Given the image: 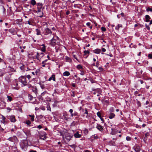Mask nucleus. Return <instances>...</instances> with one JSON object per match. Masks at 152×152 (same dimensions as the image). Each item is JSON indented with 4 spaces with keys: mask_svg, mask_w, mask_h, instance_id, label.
I'll list each match as a JSON object with an SVG mask.
<instances>
[{
    "mask_svg": "<svg viewBox=\"0 0 152 152\" xmlns=\"http://www.w3.org/2000/svg\"><path fill=\"white\" fill-rule=\"evenodd\" d=\"M18 80L24 86L28 85V83L26 80L25 76H21L19 78Z\"/></svg>",
    "mask_w": 152,
    "mask_h": 152,
    "instance_id": "f257e3e1",
    "label": "nucleus"
},
{
    "mask_svg": "<svg viewBox=\"0 0 152 152\" xmlns=\"http://www.w3.org/2000/svg\"><path fill=\"white\" fill-rule=\"evenodd\" d=\"M20 145L22 149L25 151L28 146V142L27 140H23L21 141Z\"/></svg>",
    "mask_w": 152,
    "mask_h": 152,
    "instance_id": "f03ea898",
    "label": "nucleus"
},
{
    "mask_svg": "<svg viewBox=\"0 0 152 152\" xmlns=\"http://www.w3.org/2000/svg\"><path fill=\"white\" fill-rule=\"evenodd\" d=\"M52 32L51 31V30L49 29L47 27L45 28L44 29V30L43 31V34L44 35V37H45V38H46L47 36L48 37L50 36L51 35Z\"/></svg>",
    "mask_w": 152,
    "mask_h": 152,
    "instance_id": "7ed1b4c3",
    "label": "nucleus"
},
{
    "mask_svg": "<svg viewBox=\"0 0 152 152\" xmlns=\"http://www.w3.org/2000/svg\"><path fill=\"white\" fill-rule=\"evenodd\" d=\"M37 6V12H41L42 10L44 9V7H42L43 4L41 3H37L36 4Z\"/></svg>",
    "mask_w": 152,
    "mask_h": 152,
    "instance_id": "20e7f679",
    "label": "nucleus"
},
{
    "mask_svg": "<svg viewBox=\"0 0 152 152\" xmlns=\"http://www.w3.org/2000/svg\"><path fill=\"white\" fill-rule=\"evenodd\" d=\"M7 140L11 142H13L14 144H15V143H17L18 141L17 137L15 136L9 138Z\"/></svg>",
    "mask_w": 152,
    "mask_h": 152,
    "instance_id": "39448f33",
    "label": "nucleus"
},
{
    "mask_svg": "<svg viewBox=\"0 0 152 152\" xmlns=\"http://www.w3.org/2000/svg\"><path fill=\"white\" fill-rule=\"evenodd\" d=\"M133 149L136 152H140V146L139 145H135L133 147Z\"/></svg>",
    "mask_w": 152,
    "mask_h": 152,
    "instance_id": "423d86ee",
    "label": "nucleus"
},
{
    "mask_svg": "<svg viewBox=\"0 0 152 152\" xmlns=\"http://www.w3.org/2000/svg\"><path fill=\"white\" fill-rule=\"evenodd\" d=\"M8 118L12 122H15V117L14 115L9 116L8 117Z\"/></svg>",
    "mask_w": 152,
    "mask_h": 152,
    "instance_id": "0eeeda50",
    "label": "nucleus"
},
{
    "mask_svg": "<svg viewBox=\"0 0 152 152\" xmlns=\"http://www.w3.org/2000/svg\"><path fill=\"white\" fill-rule=\"evenodd\" d=\"M16 24L19 25V26H23L22 19H17L16 20Z\"/></svg>",
    "mask_w": 152,
    "mask_h": 152,
    "instance_id": "6e6552de",
    "label": "nucleus"
},
{
    "mask_svg": "<svg viewBox=\"0 0 152 152\" xmlns=\"http://www.w3.org/2000/svg\"><path fill=\"white\" fill-rule=\"evenodd\" d=\"M96 128L99 130L101 132H102L103 130V127L99 124H97V125Z\"/></svg>",
    "mask_w": 152,
    "mask_h": 152,
    "instance_id": "1a4fd4ad",
    "label": "nucleus"
},
{
    "mask_svg": "<svg viewBox=\"0 0 152 152\" xmlns=\"http://www.w3.org/2000/svg\"><path fill=\"white\" fill-rule=\"evenodd\" d=\"M72 137V136L70 135L68 133L66 134L65 138L67 141H69L70 140L71 138Z\"/></svg>",
    "mask_w": 152,
    "mask_h": 152,
    "instance_id": "9d476101",
    "label": "nucleus"
},
{
    "mask_svg": "<svg viewBox=\"0 0 152 152\" xmlns=\"http://www.w3.org/2000/svg\"><path fill=\"white\" fill-rule=\"evenodd\" d=\"M111 130L112 131L110 133V134L112 135H115L118 133V130L112 128Z\"/></svg>",
    "mask_w": 152,
    "mask_h": 152,
    "instance_id": "9b49d317",
    "label": "nucleus"
},
{
    "mask_svg": "<svg viewBox=\"0 0 152 152\" xmlns=\"http://www.w3.org/2000/svg\"><path fill=\"white\" fill-rule=\"evenodd\" d=\"M9 31L13 35L17 33L15 30L13 28H11L9 29Z\"/></svg>",
    "mask_w": 152,
    "mask_h": 152,
    "instance_id": "f8f14e48",
    "label": "nucleus"
},
{
    "mask_svg": "<svg viewBox=\"0 0 152 152\" xmlns=\"http://www.w3.org/2000/svg\"><path fill=\"white\" fill-rule=\"evenodd\" d=\"M50 41L51 43H50V44L52 46H53L56 45V39H54L53 37L50 40Z\"/></svg>",
    "mask_w": 152,
    "mask_h": 152,
    "instance_id": "ddd939ff",
    "label": "nucleus"
},
{
    "mask_svg": "<svg viewBox=\"0 0 152 152\" xmlns=\"http://www.w3.org/2000/svg\"><path fill=\"white\" fill-rule=\"evenodd\" d=\"M11 147L12 150L13 152H19L16 146H12Z\"/></svg>",
    "mask_w": 152,
    "mask_h": 152,
    "instance_id": "4468645a",
    "label": "nucleus"
},
{
    "mask_svg": "<svg viewBox=\"0 0 152 152\" xmlns=\"http://www.w3.org/2000/svg\"><path fill=\"white\" fill-rule=\"evenodd\" d=\"M46 134L44 132L43 134H40L39 135L40 138L42 139L45 140L46 138Z\"/></svg>",
    "mask_w": 152,
    "mask_h": 152,
    "instance_id": "2eb2a0df",
    "label": "nucleus"
},
{
    "mask_svg": "<svg viewBox=\"0 0 152 152\" xmlns=\"http://www.w3.org/2000/svg\"><path fill=\"white\" fill-rule=\"evenodd\" d=\"M74 136L76 138H80L82 136V135L81 134H79V132H77L74 134Z\"/></svg>",
    "mask_w": 152,
    "mask_h": 152,
    "instance_id": "dca6fc26",
    "label": "nucleus"
},
{
    "mask_svg": "<svg viewBox=\"0 0 152 152\" xmlns=\"http://www.w3.org/2000/svg\"><path fill=\"white\" fill-rule=\"evenodd\" d=\"M93 52L97 54H99L101 52V50L99 49H96L93 50Z\"/></svg>",
    "mask_w": 152,
    "mask_h": 152,
    "instance_id": "f3484780",
    "label": "nucleus"
},
{
    "mask_svg": "<svg viewBox=\"0 0 152 152\" xmlns=\"http://www.w3.org/2000/svg\"><path fill=\"white\" fill-rule=\"evenodd\" d=\"M53 80L54 81H56L55 75L54 74H53L51 77H50L48 79V81H50L51 80Z\"/></svg>",
    "mask_w": 152,
    "mask_h": 152,
    "instance_id": "a211bd4d",
    "label": "nucleus"
},
{
    "mask_svg": "<svg viewBox=\"0 0 152 152\" xmlns=\"http://www.w3.org/2000/svg\"><path fill=\"white\" fill-rule=\"evenodd\" d=\"M0 115L2 117L1 118L2 119V120L1 121V122L4 124H5V122H6V121H5L6 118H5V117L2 115Z\"/></svg>",
    "mask_w": 152,
    "mask_h": 152,
    "instance_id": "6ab92c4d",
    "label": "nucleus"
},
{
    "mask_svg": "<svg viewBox=\"0 0 152 152\" xmlns=\"http://www.w3.org/2000/svg\"><path fill=\"white\" fill-rule=\"evenodd\" d=\"M145 21L146 22H148L149 21L151 18L148 15H146L145 16Z\"/></svg>",
    "mask_w": 152,
    "mask_h": 152,
    "instance_id": "aec40b11",
    "label": "nucleus"
},
{
    "mask_svg": "<svg viewBox=\"0 0 152 152\" xmlns=\"http://www.w3.org/2000/svg\"><path fill=\"white\" fill-rule=\"evenodd\" d=\"M115 116V115L114 113H111L109 114L108 117L109 118L111 119L114 118Z\"/></svg>",
    "mask_w": 152,
    "mask_h": 152,
    "instance_id": "412c9836",
    "label": "nucleus"
},
{
    "mask_svg": "<svg viewBox=\"0 0 152 152\" xmlns=\"http://www.w3.org/2000/svg\"><path fill=\"white\" fill-rule=\"evenodd\" d=\"M41 54H43V53H38L37 52V55L36 56V58L37 59L39 60L40 58V56H41Z\"/></svg>",
    "mask_w": 152,
    "mask_h": 152,
    "instance_id": "4be33fe9",
    "label": "nucleus"
},
{
    "mask_svg": "<svg viewBox=\"0 0 152 152\" xmlns=\"http://www.w3.org/2000/svg\"><path fill=\"white\" fill-rule=\"evenodd\" d=\"M42 47L41 48V50L42 51L45 52L46 51L45 47L44 44H43L41 45Z\"/></svg>",
    "mask_w": 152,
    "mask_h": 152,
    "instance_id": "5701e85b",
    "label": "nucleus"
},
{
    "mask_svg": "<svg viewBox=\"0 0 152 152\" xmlns=\"http://www.w3.org/2000/svg\"><path fill=\"white\" fill-rule=\"evenodd\" d=\"M70 75V73L68 71H66L63 73V75L64 76H68Z\"/></svg>",
    "mask_w": 152,
    "mask_h": 152,
    "instance_id": "b1692460",
    "label": "nucleus"
},
{
    "mask_svg": "<svg viewBox=\"0 0 152 152\" xmlns=\"http://www.w3.org/2000/svg\"><path fill=\"white\" fill-rule=\"evenodd\" d=\"M35 30L37 32L36 34L37 35H41V32L39 29H38V28H37Z\"/></svg>",
    "mask_w": 152,
    "mask_h": 152,
    "instance_id": "393cba45",
    "label": "nucleus"
},
{
    "mask_svg": "<svg viewBox=\"0 0 152 152\" xmlns=\"http://www.w3.org/2000/svg\"><path fill=\"white\" fill-rule=\"evenodd\" d=\"M32 90L33 92L35 94H36L37 93V89L36 87H33Z\"/></svg>",
    "mask_w": 152,
    "mask_h": 152,
    "instance_id": "a878e982",
    "label": "nucleus"
},
{
    "mask_svg": "<svg viewBox=\"0 0 152 152\" xmlns=\"http://www.w3.org/2000/svg\"><path fill=\"white\" fill-rule=\"evenodd\" d=\"M28 98L30 101H31L34 99L33 97L30 94H28Z\"/></svg>",
    "mask_w": 152,
    "mask_h": 152,
    "instance_id": "bb28decb",
    "label": "nucleus"
},
{
    "mask_svg": "<svg viewBox=\"0 0 152 152\" xmlns=\"http://www.w3.org/2000/svg\"><path fill=\"white\" fill-rule=\"evenodd\" d=\"M65 59L67 61H68V62H70L72 61V60L71 59V58L69 57L66 56H65Z\"/></svg>",
    "mask_w": 152,
    "mask_h": 152,
    "instance_id": "cd10ccee",
    "label": "nucleus"
},
{
    "mask_svg": "<svg viewBox=\"0 0 152 152\" xmlns=\"http://www.w3.org/2000/svg\"><path fill=\"white\" fill-rule=\"evenodd\" d=\"M76 68L78 69H83V67L81 64H78L76 66Z\"/></svg>",
    "mask_w": 152,
    "mask_h": 152,
    "instance_id": "c85d7f7f",
    "label": "nucleus"
},
{
    "mask_svg": "<svg viewBox=\"0 0 152 152\" xmlns=\"http://www.w3.org/2000/svg\"><path fill=\"white\" fill-rule=\"evenodd\" d=\"M31 3L32 5H34L36 4V1L35 0H31Z\"/></svg>",
    "mask_w": 152,
    "mask_h": 152,
    "instance_id": "c756f323",
    "label": "nucleus"
},
{
    "mask_svg": "<svg viewBox=\"0 0 152 152\" xmlns=\"http://www.w3.org/2000/svg\"><path fill=\"white\" fill-rule=\"evenodd\" d=\"M84 55H87V57L89 55V52L88 50H85L84 51Z\"/></svg>",
    "mask_w": 152,
    "mask_h": 152,
    "instance_id": "7c9ffc66",
    "label": "nucleus"
},
{
    "mask_svg": "<svg viewBox=\"0 0 152 152\" xmlns=\"http://www.w3.org/2000/svg\"><path fill=\"white\" fill-rule=\"evenodd\" d=\"M7 101L11 102L12 100V97H11L10 96H7Z\"/></svg>",
    "mask_w": 152,
    "mask_h": 152,
    "instance_id": "2f4dec72",
    "label": "nucleus"
},
{
    "mask_svg": "<svg viewBox=\"0 0 152 152\" xmlns=\"http://www.w3.org/2000/svg\"><path fill=\"white\" fill-rule=\"evenodd\" d=\"M28 116L30 117H31V120L32 121H34V115H29Z\"/></svg>",
    "mask_w": 152,
    "mask_h": 152,
    "instance_id": "473e14b6",
    "label": "nucleus"
},
{
    "mask_svg": "<svg viewBox=\"0 0 152 152\" xmlns=\"http://www.w3.org/2000/svg\"><path fill=\"white\" fill-rule=\"evenodd\" d=\"M149 134L148 132H147L146 133H145V136L144 137V139H145L147 140V137L149 136Z\"/></svg>",
    "mask_w": 152,
    "mask_h": 152,
    "instance_id": "72a5a7b5",
    "label": "nucleus"
},
{
    "mask_svg": "<svg viewBox=\"0 0 152 152\" xmlns=\"http://www.w3.org/2000/svg\"><path fill=\"white\" fill-rule=\"evenodd\" d=\"M9 68L10 71L11 72H14L15 71V70L13 68H12L10 66H9Z\"/></svg>",
    "mask_w": 152,
    "mask_h": 152,
    "instance_id": "f704fd0d",
    "label": "nucleus"
},
{
    "mask_svg": "<svg viewBox=\"0 0 152 152\" xmlns=\"http://www.w3.org/2000/svg\"><path fill=\"white\" fill-rule=\"evenodd\" d=\"M71 95L73 97H75V92L74 91H71Z\"/></svg>",
    "mask_w": 152,
    "mask_h": 152,
    "instance_id": "c9c22d12",
    "label": "nucleus"
},
{
    "mask_svg": "<svg viewBox=\"0 0 152 152\" xmlns=\"http://www.w3.org/2000/svg\"><path fill=\"white\" fill-rule=\"evenodd\" d=\"M5 79L8 82H10L11 81V80L10 79V78L9 77V76L5 78Z\"/></svg>",
    "mask_w": 152,
    "mask_h": 152,
    "instance_id": "e433bc0d",
    "label": "nucleus"
},
{
    "mask_svg": "<svg viewBox=\"0 0 152 152\" xmlns=\"http://www.w3.org/2000/svg\"><path fill=\"white\" fill-rule=\"evenodd\" d=\"M39 84L40 86L42 89H43L45 88V85L44 84H42V83H40Z\"/></svg>",
    "mask_w": 152,
    "mask_h": 152,
    "instance_id": "4c0bfd02",
    "label": "nucleus"
},
{
    "mask_svg": "<svg viewBox=\"0 0 152 152\" xmlns=\"http://www.w3.org/2000/svg\"><path fill=\"white\" fill-rule=\"evenodd\" d=\"M83 112L84 114H86L88 115V112L87 109H85V110H83Z\"/></svg>",
    "mask_w": 152,
    "mask_h": 152,
    "instance_id": "58836bf2",
    "label": "nucleus"
},
{
    "mask_svg": "<svg viewBox=\"0 0 152 152\" xmlns=\"http://www.w3.org/2000/svg\"><path fill=\"white\" fill-rule=\"evenodd\" d=\"M146 11L148 12H149V11H150V12H152V8H150L149 7H148L146 9Z\"/></svg>",
    "mask_w": 152,
    "mask_h": 152,
    "instance_id": "ea45409f",
    "label": "nucleus"
},
{
    "mask_svg": "<svg viewBox=\"0 0 152 152\" xmlns=\"http://www.w3.org/2000/svg\"><path fill=\"white\" fill-rule=\"evenodd\" d=\"M26 123L28 125H30V124H31V122L30 121L28 120L26 121Z\"/></svg>",
    "mask_w": 152,
    "mask_h": 152,
    "instance_id": "a19ab883",
    "label": "nucleus"
},
{
    "mask_svg": "<svg viewBox=\"0 0 152 152\" xmlns=\"http://www.w3.org/2000/svg\"><path fill=\"white\" fill-rule=\"evenodd\" d=\"M27 23L29 25H32V22L31 21V20H28L27 21Z\"/></svg>",
    "mask_w": 152,
    "mask_h": 152,
    "instance_id": "79ce46f5",
    "label": "nucleus"
},
{
    "mask_svg": "<svg viewBox=\"0 0 152 152\" xmlns=\"http://www.w3.org/2000/svg\"><path fill=\"white\" fill-rule=\"evenodd\" d=\"M126 140L127 141H130L131 140V138L130 137L127 136L126 138Z\"/></svg>",
    "mask_w": 152,
    "mask_h": 152,
    "instance_id": "37998d69",
    "label": "nucleus"
},
{
    "mask_svg": "<svg viewBox=\"0 0 152 152\" xmlns=\"http://www.w3.org/2000/svg\"><path fill=\"white\" fill-rule=\"evenodd\" d=\"M97 115L99 118L101 117V114L99 112H98L97 113Z\"/></svg>",
    "mask_w": 152,
    "mask_h": 152,
    "instance_id": "c03bdc74",
    "label": "nucleus"
},
{
    "mask_svg": "<svg viewBox=\"0 0 152 152\" xmlns=\"http://www.w3.org/2000/svg\"><path fill=\"white\" fill-rule=\"evenodd\" d=\"M121 25H119V24H118V26H117L116 27H115V29H116V30H118V29H119V28L120 27H121Z\"/></svg>",
    "mask_w": 152,
    "mask_h": 152,
    "instance_id": "a18cd8bd",
    "label": "nucleus"
},
{
    "mask_svg": "<svg viewBox=\"0 0 152 152\" xmlns=\"http://www.w3.org/2000/svg\"><path fill=\"white\" fill-rule=\"evenodd\" d=\"M43 117H44V116L42 115H40L37 116V117H38V119H41L42 118H43Z\"/></svg>",
    "mask_w": 152,
    "mask_h": 152,
    "instance_id": "49530a36",
    "label": "nucleus"
},
{
    "mask_svg": "<svg viewBox=\"0 0 152 152\" xmlns=\"http://www.w3.org/2000/svg\"><path fill=\"white\" fill-rule=\"evenodd\" d=\"M4 129L2 128L1 126L0 125V132H4Z\"/></svg>",
    "mask_w": 152,
    "mask_h": 152,
    "instance_id": "de8ad7c7",
    "label": "nucleus"
},
{
    "mask_svg": "<svg viewBox=\"0 0 152 152\" xmlns=\"http://www.w3.org/2000/svg\"><path fill=\"white\" fill-rule=\"evenodd\" d=\"M110 143L112 145H114L115 144V142L113 141H111L110 142Z\"/></svg>",
    "mask_w": 152,
    "mask_h": 152,
    "instance_id": "09e8293b",
    "label": "nucleus"
},
{
    "mask_svg": "<svg viewBox=\"0 0 152 152\" xmlns=\"http://www.w3.org/2000/svg\"><path fill=\"white\" fill-rule=\"evenodd\" d=\"M101 29L102 31H106V29L104 27H102L101 28Z\"/></svg>",
    "mask_w": 152,
    "mask_h": 152,
    "instance_id": "8fccbe9b",
    "label": "nucleus"
},
{
    "mask_svg": "<svg viewBox=\"0 0 152 152\" xmlns=\"http://www.w3.org/2000/svg\"><path fill=\"white\" fill-rule=\"evenodd\" d=\"M47 110H50V111L51 108L50 106V105H47Z\"/></svg>",
    "mask_w": 152,
    "mask_h": 152,
    "instance_id": "3c124183",
    "label": "nucleus"
},
{
    "mask_svg": "<svg viewBox=\"0 0 152 152\" xmlns=\"http://www.w3.org/2000/svg\"><path fill=\"white\" fill-rule=\"evenodd\" d=\"M114 109L112 107L110 108V112H111V113L113 112H114Z\"/></svg>",
    "mask_w": 152,
    "mask_h": 152,
    "instance_id": "603ef678",
    "label": "nucleus"
},
{
    "mask_svg": "<svg viewBox=\"0 0 152 152\" xmlns=\"http://www.w3.org/2000/svg\"><path fill=\"white\" fill-rule=\"evenodd\" d=\"M99 65V61H97L96 63V65L95 66L97 67H98V66Z\"/></svg>",
    "mask_w": 152,
    "mask_h": 152,
    "instance_id": "864d4df0",
    "label": "nucleus"
},
{
    "mask_svg": "<svg viewBox=\"0 0 152 152\" xmlns=\"http://www.w3.org/2000/svg\"><path fill=\"white\" fill-rule=\"evenodd\" d=\"M98 69L100 71H103V69L102 67H98Z\"/></svg>",
    "mask_w": 152,
    "mask_h": 152,
    "instance_id": "5fc2aeb1",
    "label": "nucleus"
},
{
    "mask_svg": "<svg viewBox=\"0 0 152 152\" xmlns=\"http://www.w3.org/2000/svg\"><path fill=\"white\" fill-rule=\"evenodd\" d=\"M148 57L151 59H152V54H149Z\"/></svg>",
    "mask_w": 152,
    "mask_h": 152,
    "instance_id": "6e6d98bb",
    "label": "nucleus"
},
{
    "mask_svg": "<svg viewBox=\"0 0 152 152\" xmlns=\"http://www.w3.org/2000/svg\"><path fill=\"white\" fill-rule=\"evenodd\" d=\"M26 78L27 77L28 80H29L31 77V76L30 75H28L26 76Z\"/></svg>",
    "mask_w": 152,
    "mask_h": 152,
    "instance_id": "4d7b16f0",
    "label": "nucleus"
},
{
    "mask_svg": "<svg viewBox=\"0 0 152 152\" xmlns=\"http://www.w3.org/2000/svg\"><path fill=\"white\" fill-rule=\"evenodd\" d=\"M88 133V131L87 129H85L84 131V133L86 134H87Z\"/></svg>",
    "mask_w": 152,
    "mask_h": 152,
    "instance_id": "13d9d810",
    "label": "nucleus"
},
{
    "mask_svg": "<svg viewBox=\"0 0 152 152\" xmlns=\"http://www.w3.org/2000/svg\"><path fill=\"white\" fill-rule=\"evenodd\" d=\"M101 50L102 52H105L106 51L105 49L103 48H102Z\"/></svg>",
    "mask_w": 152,
    "mask_h": 152,
    "instance_id": "bf43d9fd",
    "label": "nucleus"
},
{
    "mask_svg": "<svg viewBox=\"0 0 152 152\" xmlns=\"http://www.w3.org/2000/svg\"><path fill=\"white\" fill-rule=\"evenodd\" d=\"M69 146L72 148H74L75 147V145L74 144L72 145H69Z\"/></svg>",
    "mask_w": 152,
    "mask_h": 152,
    "instance_id": "052dcab7",
    "label": "nucleus"
},
{
    "mask_svg": "<svg viewBox=\"0 0 152 152\" xmlns=\"http://www.w3.org/2000/svg\"><path fill=\"white\" fill-rule=\"evenodd\" d=\"M80 74L82 75H83L84 74V72L83 71H81V73H80Z\"/></svg>",
    "mask_w": 152,
    "mask_h": 152,
    "instance_id": "680f3d73",
    "label": "nucleus"
},
{
    "mask_svg": "<svg viewBox=\"0 0 152 152\" xmlns=\"http://www.w3.org/2000/svg\"><path fill=\"white\" fill-rule=\"evenodd\" d=\"M46 93V91H44L41 94V96H44V94Z\"/></svg>",
    "mask_w": 152,
    "mask_h": 152,
    "instance_id": "e2e57ef3",
    "label": "nucleus"
},
{
    "mask_svg": "<svg viewBox=\"0 0 152 152\" xmlns=\"http://www.w3.org/2000/svg\"><path fill=\"white\" fill-rule=\"evenodd\" d=\"M86 25L88 26H89L91 25V23L90 22H88L86 23Z\"/></svg>",
    "mask_w": 152,
    "mask_h": 152,
    "instance_id": "0e129e2a",
    "label": "nucleus"
},
{
    "mask_svg": "<svg viewBox=\"0 0 152 152\" xmlns=\"http://www.w3.org/2000/svg\"><path fill=\"white\" fill-rule=\"evenodd\" d=\"M100 118L101 121L102 122L104 123V120L103 118H102V117H101V118Z\"/></svg>",
    "mask_w": 152,
    "mask_h": 152,
    "instance_id": "69168bd1",
    "label": "nucleus"
},
{
    "mask_svg": "<svg viewBox=\"0 0 152 152\" xmlns=\"http://www.w3.org/2000/svg\"><path fill=\"white\" fill-rule=\"evenodd\" d=\"M37 128H38L39 129H40L42 128V126H41V125H39L38 126Z\"/></svg>",
    "mask_w": 152,
    "mask_h": 152,
    "instance_id": "338daca9",
    "label": "nucleus"
},
{
    "mask_svg": "<svg viewBox=\"0 0 152 152\" xmlns=\"http://www.w3.org/2000/svg\"><path fill=\"white\" fill-rule=\"evenodd\" d=\"M69 13H70V11H67L66 12V15H68Z\"/></svg>",
    "mask_w": 152,
    "mask_h": 152,
    "instance_id": "774afa93",
    "label": "nucleus"
}]
</instances>
